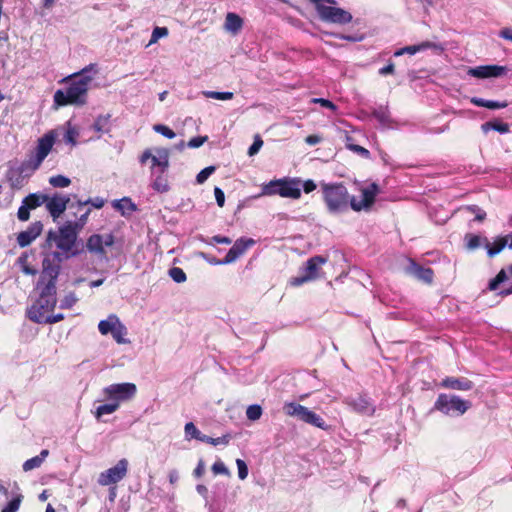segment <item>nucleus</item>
I'll return each mask as SVG.
<instances>
[{
  "label": "nucleus",
  "instance_id": "1",
  "mask_svg": "<svg viewBox=\"0 0 512 512\" xmlns=\"http://www.w3.org/2000/svg\"><path fill=\"white\" fill-rule=\"evenodd\" d=\"M361 199L351 196L347 187L340 182L321 183L322 198L326 209L330 214L338 215L348 211L349 208L356 212L368 211L375 202L379 193V186L371 183L362 187Z\"/></svg>",
  "mask_w": 512,
  "mask_h": 512
},
{
  "label": "nucleus",
  "instance_id": "2",
  "mask_svg": "<svg viewBox=\"0 0 512 512\" xmlns=\"http://www.w3.org/2000/svg\"><path fill=\"white\" fill-rule=\"evenodd\" d=\"M78 235L66 222L56 231L50 230L44 244L42 267L60 272L62 262L77 256Z\"/></svg>",
  "mask_w": 512,
  "mask_h": 512
},
{
  "label": "nucleus",
  "instance_id": "3",
  "mask_svg": "<svg viewBox=\"0 0 512 512\" xmlns=\"http://www.w3.org/2000/svg\"><path fill=\"white\" fill-rule=\"evenodd\" d=\"M97 73L98 66L95 63H91L80 72L75 73L65 90L59 89L54 93V102L58 106L84 104L89 85Z\"/></svg>",
  "mask_w": 512,
  "mask_h": 512
},
{
  "label": "nucleus",
  "instance_id": "4",
  "mask_svg": "<svg viewBox=\"0 0 512 512\" xmlns=\"http://www.w3.org/2000/svg\"><path fill=\"white\" fill-rule=\"evenodd\" d=\"M59 271L42 267L39 280L36 284L38 298L28 310L30 320H35V316L39 314L49 313L54 309L57 303L56 282Z\"/></svg>",
  "mask_w": 512,
  "mask_h": 512
},
{
  "label": "nucleus",
  "instance_id": "5",
  "mask_svg": "<svg viewBox=\"0 0 512 512\" xmlns=\"http://www.w3.org/2000/svg\"><path fill=\"white\" fill-rule=\"evenodd\" d=\"M261 195H279L283 198L299 199L301 197V179L283 177L271 180L262 185Z\"/></svg>",
  "mask_w": 512,
  "mask_h": 512
},
{
  "label": "nucleus",
  "instance_id": "6",
  "mask_svg": "<svg viewBox=\"0 0 512 512\" xmlns=\"http://www.w3.org/2000/svg\"><path fill=\"white\" fill-rule=\"evenodd\" d=\"M54 144L55 134L53 131H50L40 137L37 141L35 149L32 151L29 158L22 163V170H29L31 172L36 171L52 151Z\"/></svg>",
  "mask_w": 512,
  "mask_h": 512
},
{
  "label": "nucleus",
  "instance_id": "7",
  "mask_svg": "<svg viewBox=\"0 0 512 512\" xmlns=\"http://www.w3.org/2000/svg\"><path fill=\"white\" fill-rule=\"evenodd\" d=\"M283 411L287 416L294 417L306 424L312 425L322 430L329 429V425L321 416L299 403L285 402L283 405Z\"/></svg>",
  "mask_w": 512,
  "mask_h": 512
},
{
  "label": "nucleus",
  "instance_id": "8",
  "mask_svg": "<svg viewBox=\"0 0 512 512\" xmlns=\"http://www.w3.org/2000/svg\"><path fill=\"white\" fill-rule=\"evenodd\" d=\"M471 406L467 400L461 399L457 395L440 394L434 403V409L445 415L461 416Z\"/></svg>",
  "mask_w": 512,
  "mask_h": 512
},
{
  "label": "nucleus",
  "instance_id": "9",
  "mask_svg": "<svg viewBox=\"0 0 512 512\" xmlns=\"http://www.w3.org/2000/svg\"><path fill=\"white\" fill-rule=\"evenodd\" d=\"M154 151L155 154H152L151 150H145L140 156V163L145 164L148 160H151V174L167 173L169 168V150L166 148H156Z\"/></svg>",
  "mask_w": 512,
  "mask_h": 512
},
{
  "label": "nucleus",
  "instance_id": "10",
  "mask_svg": "<svg viewBox=\"0 0 512 512\" xmlns=\"http://www.w3.org/2000/svg\"><path fill=\"white\" fill-rule=\"evenodd\" d=\"M316 11L319 18L328 23L345 25L352 21L353 17L349 11L339 7L317 4Z\"/></svg>",
  "mask_w": 512,
  "mask_h": 512
},
{
  "label": "nucleus",
  "instance_id": "11",
  "mask_svg": "<svg viewBox=\"0 0 512 512\" xmlns=\"http://www.w3.org/2000/svg\"><path fill=\"white\" fill-rule=\"evenodd\" d=\"M137 388L133 383L111 384L104 388L103 392L107 399L120 402L132 399L136 394Z\"/></svg>",
  "mask_w": 512,
  "mask_h": 512
},
{
  "label": "nucleus",
  "instance_id": "12",
  "mask_svg": "<svg viewBox=\"0 0 512 512\" xmlns=\"http://www.w3.org/2000/svg\"><path fill=\"white\" fill-rule=\"evenodd\" d=\"M324 263H326V258L322 256L311 257L303 267V274L299 277L292 278L290 284L292 286H300L305 282L316 279L318 277L319 269Z\"/></svg>",
  "mask_w": 512,
  "mask_h": 512
},
{
  "label": "nucleus",
  "instance_id": "13",
  "mask_svg": "<svg viewBox=\"0 0 512 512\" xmlns=\"http://www.w3.org/2000/svg\"><path fill=\"white\" fill-rule=\"evenodd\" d=\"M128 461L119 460L115 466L101 472L98 477V483L101 486H108L121 481L127 474Z\"/></svg>",
  "mask_w": 512,
  "mask_h": 512
},
{
  "label": "nucleus",
  "instance_id": "14",
  "mask_svg": "<svg viewBox=\"0 0 512 512\" xmlns=\"http://www.w3.org/2000/svg\"><path fill=\"white\" fill-rule=\"evenodd\" d=\"M70 202L68 195L54 193L51 196L47 194V201H45L46 210L49 212L53 220L59 218L66 210Z\"/></svg>",
  "mask_w": 512,
  "mask_h": 512
},
{
  "label": "nucleus",
  "instance_id": "15",
  "mask_svg": "<svg viewBox=\"0 0 512 512\" xmlns=\"http://www.w3.org/2000/svg\"><path fill=\"white\" fill-rule=\"evenodd\" d=\"M344 403L356 413L371 416L375 412V405L366 395L346 397Z\"/></svg>",
  "mask_w": 512,
  "mask_h": 512
},
{
  "label": "nucleus",
  "instance_id": "16",
  "mask_svg": "<svg viewBox=\"0 0 512 512\" xmlns=\"http://www.w3.org/2000/svg\"><path fill=\"white\" fill-rule=\"evenodd\" d=\"M255 240L252 238L241 237L237 239L233 246L229 249L226 256L221 259V263L230 264L235 262L242 256L250 247L255 245Z\"/></svg>",
  "mask_w": 512,
  "mask_h": 512
},
{
  "label": "nucleus",
  "instance_id": "17",
  "mask_svg": "<svg viewBox=\"0 0 512 512\" xmlns=\"http://www.w3.org/2000/svg\"><path fill=\"white\" fill-rule=\"evenodd\" d=\"M114 244V236L112 234H93L87 239L86 247L89 252L95 254H105V247Z\"/></svg>",
  "mask_w": 512,
  "mask_h": 512
},
{
  "label": "nucleus",
  "instance_id": "18",
  "mask_svg": "<svg viewBox=\"0 0 512 512\" xmlns=\"http://www.w3.org/2000/svg\"><path fill=\"white\" fill-rule=\"evenodd\" d=\"M506 68L499 65H483L469 68L467 74L471 77L485 79L491 77H499L505 74Z\"/></svg>",
  "mask_w": 512,
  "mask_h": 512
},
{
  "label": "nucleus",
  "instance_id": "19",
  "mask_svg": "<svg viewBox=\"0 0 512 512\" xmlns=\"http://www.w3.org/2000/svg\"><path fill=\"white\" fill-rule=\"evenodd\" d=\"M4 494L8 501L2 512H17L24 498L20 487L14 483L10 490H4Z\"/></svg>",
  "mask_w": 512,
  "mask_h": 512
},
{
  "label": "nucleus",
  "instance_id": "20",
  "mask_svg": "<svg viewBox=\"0 0 512 512\" xmlns=\"http://www.w3.org/2000/svg\"><path fill=\"white\" fill-rule=\"evenodd\" d=\"M405 271L407 274L412 275L425 283L430 284L433 281V270L419 265L412 259L408 260V265L405 267Z\"/></svg>",
  "mask_w": 512,
  "mask_h": 512
},
{
  "label": "nucleus",
  "instance_id": "21",
  "mask_svg": "<svg viewBox=\"0 0 512 512\" xmlns=\"http://www.w3.org/2000/svg\"><path fill=\"white\" fill-rule=\"evenodd\" d=\"M43 225L40 221L32 223L25 231L18 234L17 242L21 247L28 246L41 233Z\"/></svg>",
  "mask_w": 512,
  "mask_h": 512
},
{
  "label": "nucleus",
  "instance_id": "22",
  "mask_svg": "<svg viewBox=\"0 0 512 512\" xmlns=\"http://www.w3.org/2000/svg\"><path fill=\"white\" fill-rule=\"evenodd\" d=\"M440 385L443 388L458 391H469L474 386L473 382L465 377H446L441 381Z\"/></svg>",
  "mask_w": 512,
  "mask_h": 512
},
{
  "label": "nucleus",
  "instance_id": "23",
  "mask_svg": "<svg viewBox=\"0 0 512 512\" xmlns=\"http://www.w3.org/2000/svg\"><path fill=\"white\" fill-rule=\"evenodd\" d=\"M374 118L380 123L383 128L386 129H395L398 128L396 121H394L388 110L387 106H380L379 108L373 111Z\"/></svg>",
  "mask_w": 512,
  "mask_h": 512
},
{
  "label": "nucleus",
  "instance_id": "24",
  "mask_svg": "<svg viewBox=\"0 0 512 512\" xmlns=\"http://www.w3.org/2000/svg\"><path fill=\"white\" fill-rule=\"evenodd\" d=\"M112 206L115 210L119 211L122 216H130L137 209L136 205L128 197L114 200Z\"/></svg>",
  "mask_w": 512,
  "mask_h": 512
},
{
  "label": "nucleus",
  "instance_id": "25",
  "mask_svg": "<svg viewBox=\"0 0 512 512\" xmlns=\"http://www.w3.org/2000/svg\"><path fill=\"white\" fill-rule=\"evenodd\" d=\"M243 27V20L242 18L237 15L236 13L229 12L226 15L224 28L232 33L237 34Z\"/></svg>",
  "mask_w": 512,
  "mask_h": 512
},
{
  "label": "nucleus",
  "instance_id": "26",
  "mask_svg": "<svg viewBox=\"0 0 512 512\" xmlns=\"http://www.w3.org/2000/svg\"><path fill=\"white\" fill-rule=\"evenodd\" d=\"M151 187L158 193H166L169 191L170 186L167 180L166 173L151 174Z\"/></svg>",
  "mask_w": 512,
  "mask_h": 512
},
{
  "label": "nucleus",
  "instance_id": "27",
  "mask_svg": "<svg viewBox=\"0 0 512 512\" xmlns=\"http://www.w3.org/2000/svg\"><path fill=\"white\" fill-rule=\"evenodd\" d=\"M110 119H111V115L110 114H105V115H99L93 125H92V129L99 133V134H103V133H108L110 132L111 130V122H110ZM101 137V135H99L97 137V139H99Z\"/></svg>",
  "mask_w": 512,
  "mask_h": 512
},
{
  "label": "nucleus",
  "instance_id": "28",
  "mask_svg": "<svg viewBox=\"0 0 512 512\" xmlns=\"http://www.w3.org/2000/svg\"><path fill=\"white\" fill-rule=\"evenodd\" d=\"M470 102L478 107H485L491 110L506 108L508 103L506 101H494V100H485L480 97H472Z\"/></svg>",
  "mask_w": 512,
  "mask_h": 512
},
{
  "label": "nucleus",
  "instance_id": "29",
  "mask_svg": "<svg viewBox=\"0 0 512 512\" xmlns=\"http://www.w3.org/2000/svg\"><path fill=\"white\" fill-rule=\"evenodd\" d=\"M47 201V194L32 193L26 196L22 203L25 204L30 210L35 209Z\"/></svg>",
  "mask_w": 512,
  "mask_h": 512
},
{
  "label": "nucleus",
  "instance_id": "30",
  "mask_svg": "<svg viewBox=\"0 0 512 512\" xmlns=\"http://www.w3.org/2000/svg\"><path fill=\"white\" fill-rule=\"evenodd\" d=\"M48 454H49V451L44 449L40 452L39 455L26 460L23 464V470L27 472V471H31L35 468L40 467L41 464L46 459V457L48 456Z\"/></svg>",
  "mask_w": 512,
  "mask_h": 512
},
{
  "label": "nucleus",
  "instance_id": "31",
  "mask_svg": "<svg viewBox=\"0 0 512 512\" xmlns=\"http://www.w3.org/2000/svg\"><path fill=\"white\" fill-rule=\"evenodd\" d=\"M119 318L115 314H111L107 319L101 320L98 324L99 332L102 335H107L112 332V330L116 327L119 322Z\"/></svg>",
  "mask_w": 512,
  "mask_h": 512
},
{
  "label": "nucleus",
  "instance_id": "32",
  "mask_svg": "<svg viewBox=\"0 0 512 512\" xmlns=\"http://www.w3.org/2000/svg\"><path fill=\"white\" fill-rule=\"evenodd\" d=\"M482 131L487 134L490 130H495L501 134H505L509 131V126L506 123L498 121H489L481 125Z\"/></svg>",
  "mask_w": 512,
  "mask_h": 512
},
{
  "label": "nucleus",
  "instance_id": "33",
  "mask_svg": "<svg viewBox=\"0 0 512 512\" xmlns=\"http://www.w3.org/2000/svg\"><path fill=\"white\" fill-rule=\"evenodd\" d=\"M119 408L117 401H111L106 404L99 405L95 411V417L100 419L103 415L112 414Z\"/></svg>",
  "mask_w": 512,
  "mask_h": 512
},
{
  "label": "nucleus",
  "instance_id": "34",
  "mask_svg": "<svg viewBox=\"0 0 512 512\" xmlns=\"http://www.w3.org/2000/svg\"><path fill=\"white\" fill-rule=\"evenodd\" d=\"M110 334L112 335L114 340L119 344H126L129 342L125 338L127 334V328L125 327L124 324L121 323V321L117 323L116 327L112 330Z\"/></svg>",
  "mask_w": 512,
  "mask_h": 512
},
{
  "label": "nucleus",
  "instance_id": "35",
  "mask_svg": "<svg viewBox=\"0 0 512 512\" xmlns=\"http://www.w3.org/2000/svg\"><path fill=\"white\" fill-rule=\"evenodd\" d=\"M507 273H509L512 276V265L508 266L507 270L502 269L495 278H493L489 282V289L490 290H496L499 286V284L503 283L505 280H507Z\"/></svg>",
  "mask_w": 512,
  "mask_h": 512
},
{
  "label": "nucleus",
  "instance_id": "36",
  "mask_svg": "<svg viewBox=\"0 0 512 512\" xmlns=\"http://www.w3.org/2000/svg\"><path fill=\"white\" fill-rule=\"evenodd\" d=\"M461 211L474 215V221L482 222L486 218V212L477 205H467Z\"/></svg>",
  "mask_w": 512,
  "mask_h": 512
},
{
  "label": "nucleus",
  "instance_id": "37",
  "mask_svg": "<svg viewBox=\"0 0 512 512\" xmlns=\"http://www.w3.org/2000/svg\"><path fill=\"white\" fill-rule=\"evenodd\" d=\"M64 319L63 314H55V315H48V313L39 314L38 316H35V320L33 322L39 323V324H53L57 323Z\"/></svg>",
  "mask_w": 512,
  "mask_h": 512
},
{
  "label": "nucleus",
  "instance_id": "38",
  "mask_svg": "<svg viewBox=\"0 0 512 512\" xmlns=\"http://www.w3.org/2000/svg\"><path fill=\"white\" fill-rule=\"evenodd\" d=\"M105 204V200L101 197L89 198L85 201L78 200L75 204H72L71 207L76 206L77 209H81L83 206L91 205L96 209H101Z\"/></svg>",
  "mask_w": 512,
  "mask_h": 512
},
{
  "label": "nucleus",
  "instance_id": "39",
  "mask_svg": "<svg viewBox=\"0 0 512 512\" xmlns=\"http://www.w3.org/2000/svg\"><path fill=\"white\" fill-rule=\"evenodd\" d=\"M91 212V209L88 208L83 214L80 215V217L75 221H67L66 223L68 225H71L72 228L77 232L80 233L81 230L84 228L88 221L89 214Z\"/></svg>",
  "mask_w": 512,
  "mask_h": 512
},
{
  "label": "nucleus",
  "instance_id": "40",
  "mask_svg": "<svg viewBox=\"0 0 512 512\" xmlns=\"http://www.w3.org/2000/svg\"><path fill=\"white\" fill-rule=\"evenodd\" d=\"M49 184L55 188H66L71 184V180L64 175H55L49 178Z\"/></svg>",
  "mask_w": 512,
  "mask_h": 512
},
{
  "label": "nucleus",
  "instance_id": "41",
  "mask_svg": "<svg viewBox=\"0 0 512 512\" xmlns=\"http://www.w3.org/2000/svg\"><path fill=\"white\" fill-rule=\"evenodd\" d=\"M506 244H507V241L505 238H499L497 241H495L493 243V245H490L489 243H487L486 246L488 248V255L490 257L497 255L504 249Z\"/></svg>",
  "mask_w": 512,
  "mask_h": 512
},
{
  "label": "nucleus",
  "instance_id": "42",
  "mask_svg": "<svg viewBox=\"0 0 512 512\" xmlns=\"http://www.w3.org/2000/svg\"><path fill=\"white\" fill-rule=\"evenodd\" d=\"M202 94L206 98L216 99V100H230L233 98L234 94L232 92H217V91H203Z\"/></svg>",
  "mask_w": 512,
  "mask_h": 512
},
{
  "label": "nucleus",
  "instance_id": "43",
  "mask_svg": "<svg viewBox=\"0 0 512 512\" xmlns=\"http://www.w3.org/2000/svg\"><path fill=\"white\" fill-rule=\"evenodd\" d=\"M185 438L187 440L196 439L198 440L201 432L197 429L193 422H188L184 426Z\"/></svg>",
  "mask_w": 512,
  "mask_h": 512
},
{
  "label": "nucleus",
  "instance_id": "44",
  "mask_svg": "<svg viewBox=\"0 0 512 512\" xmlns=\"http://www.w3.org/2000/svg\"><path fill=\"white\" fill-rule=\"evenodd\" d=\"M246 416L251 421H256L262 416V408L258 404H252L248 406L246 410Z\"/></svg>",
  "mask_w": 512,
  "mask_h": 512
},
{
  "label": "nucleus",
  "instance_id": "45",
  "mask_svg": "<svg viewBox=\"0 0 512 512\" xmlns=\"http://www.w3.org/2000/svg\"><path fill=\"white\" fill-rule=\"evenodd\" d=\"M169 276L176 283H183L186 281L187 277L182 268L173 267L169 270Z\"/></svg>",
  "mask_w": 512,
  "mask_h": 512
},
{
  "label": "nucleus",
  "instance_id": "46",
  "mask_svg": "<svg viewBox=\"0 0 512 512\" xmlns=\"http://www.w3.org/2000/svg\"><path fill=\"white\" fill-rule=\"evenodd\" d=\"M78 301V298L76 297L74 292H70L60 301V308L61 309H70L72 308L76 302Z\"/></svg>",
  "mask_w": 512,
  "mask_h": 512
},
{
  "label": "nucleus",
  "instance_id": "47",
  "mask_svg": "<svg viewBox=\"0 0 512 512\" xmlns=\"http://www.w3.org/2000/svg\"><path fill=\"white\" fill-rule=\"evenodd\" d=\"M466 246L470 250H475L480 247L481 245V238L478 235L475 234H466L465 236Z\"/></svg>",
  "mask_w": 512,
  "mask_h": 512
},
{
  "label": "nucleus",
  "instance_id": "48",
  "mask_svg": "<svg viewBox=\"0 0 512 512\" xmlns=\"http://www.w3.org/2000/svg\"><path fill=\"white\" fill-rule=\"evenodd\" d=\"M169 31L166 27H155L152 31L151 39L148 45L155 44L160 38L166 37Z\"/></svg>",
  "mask_w": 512,
  "mask_h": 512
},
{
  "label": "nucleus",
  "instance_id": "49",
  "mask_svg": "<svg viewBox=\"0 0 512 512\" xmlns=\"http://www.w3.org/2000/svg\"><path fill=\"white\" fill-rule=\"evenodd\" d=\"M79 133L76 128L69 126L64 135V141L67 144L75 146L77 144V137Z\"/></svg>",
  "mask_w": 512,
  "mask_h": 512
},
{
  "label": "nucleus",
  "instance_id": "50",
  "mask_svg": "<svg viewBox=\"0 0 512 512\" xmlns=\"http://www.w3.org/2000/svg\"><path fill=\"white\" fill-rule=\"evenodd\" d=\"M153 129L155 132L161 134L162 136L168 139H173L176 136L175 132L172 129L163 124H156L154 125Z\"/></svg>",
  "mask_w": 512,
  "mask_h": 512
},
{
  "label": "nucleus",
  "instance_id": "51",
  "mask_svg": "<svg viewBox=\"0 0 512 512\" xmlns=\"http://www.w3.org/2000/svg\"><path fill=\"white\" fill-rule=\"evenodd\" d=\"M417 48H419V52L427 50V49H433L436 51H443L444 47L440 43H434L430 41H423L419 44H417Z\"/></svg>",
  "mask_w": 512,
  "mask_h": 512
},
{
  "label": "nucleus",
  "instance_id": "52",
  "mask_svg": "<svg viewBox=\"0 0 512 512\" xmlns=\"http://www.w3.org/2000/svg\"><path fill=\"white\" fill-rule=\"evenodd\" d=\"M214 171V166H208L202 169L196 176V182L198 184H203Z\"/></svg>",
  "mask_w": 512,
  "mask_h": 512
},
{
  "label": "nucleus",
  "instance_id": "53",
  "mask_svg": "<svg viewBox=\"0 0 512 512\" xmlns=\"http://www.w3.org/2000/svg\"><path fill=\"white\" fill-rule=\"evenodd\" d=\"M236 465L238 469V477L240 480H245L248 476V466L242 459H236Z\"/></svg>",
  "mask_w": 512,
  "mask_h": 512
},
{
  "label": "nucleus",
  "instance_id": "54",
  "mask_svg": "<svg viewBox=\"0 0 512 512\" xmlns=\"http://www.w3.org/2000/svg\"><path fill=\"white\" fill-rule=\"evenodd\" d=\"M330 35L335 38L346 40L349 42H360L364 39V35H359V34L346 35V34H339V33H330Z\"/></svg>",
  "mask_w": 512,
  "mask_h": 512
},
{
  "label": "nucleus",
  "instance_id": "55",
  "mask_svg": "<svg viewBox=\"0 0 512 512\" xmlns=\"http://www.w3.org/2000/svg\"><path fill=\"white\" fill-rule=\"evenodd\" d=\"M28 257L26 255H22L19 257L18 262L22 266V271L27 275H35L37 270L27 264Z\"/></svg>",
  "mask_w": 512,
  "mask_h": 512
},
{
  "label": "nucleus",
  "instance_id": "56",
  "mask_svg": "<svg viewBox=\"0 0 512 512\" xmlns=\"http://www.w3.org/2000/svg\"><path fill=\"white\" fill-rule=\"evenodd\" d=\"M262 145H263V140L261 139V137L259 135H256L254 138V142L248 149V155L254 156L255 154H257L259 152V150L261 149Z\"/></svg>",
  "mask_w": 512,
  "mask_h": 512
},
{
  "label": "nucleus",
  "instance_id": "57",
  "mask_svg": "<svg viewBox=\"0 0 512 512\" xmlns=\"http://www.w3.org/2000/svg\"><path fill=\"white\" fill-rule=\"evenodd\" d=\"M310 102L314 103V104H320L322 107L330 109L332 111H336L337 110V106L333 102L328 100V99L312 98Z\"/></svg>",
  "mask_w": 512,
  "mask_h": 512
},
{
  "label": "nucleus",
  "instance_id": "58",
  "mask_svg": "<svg viewBox=\"0 0 512 512\" xmlns=\"http://www.w3.org/2000/svg\"><path fill=\"white\" fill-rule=\"evenodd\" d=\"M418 52H419V48H417V44H416V45H410V46H406L401 49H398L397 51L394 52V56L398 57L403 54L414 55Z\"/></svg>",
  "mask_w": 512,
  "mask_h": 512
},
{
  "label": "nucleus",
  "instance_id": "59",
  "mask_svg": "<svg viewBox=\"0 0 512 512\" xmlns=\"http://www.w3.org/2000/svg\"><path fill=\"white\" fill-rule=\"evenodd\" d=\"M212 471L214 474H223V475H230V471L226 467V465L222 461H216L212 465Z\"/></svg>",
  "mask_w": 512,
  "mask_h": 512
},
{
  "label": "nucleus",
  "instance_id": "60",
  "mask_svg": "<svg viewBox=\"0 0 512 512\" xmlns=\"http://www.w3.org/2000/svg\"><path fill=\"white\" fill-rule=\"evenodd\" d=\"M207 140H208L207 136L193 137L187 143V147H189V148H198V147L202 146Z\"/></svg>",
  "mask_w": 512,
  "mask_h": 512
},
{
  "label": "nucleus",
  "instance_id": "61",
  "mask_svg": "<svg viewBox=\"0 0 512 512\" xmlns=\"http://www.w3.org/2000/svg\"><path fill=\"white\" fill-rule=\"evenodd\" d=\"M214 195H215L217 205L219 207H223L225 204V195H224L223 190L219 187H215Z\"/></svg>",
  "mask_w": 512,
  "mask_h": 512
},
{
  "label": "nucleus",
  "instance_id": "62",
  "mask_svg": "<svg viewBox=\"0 0 512 512\" xmlns=\"http://www.w3.org/2000/svg\"><path fill=\"white\" fill-rule=\"evenodd\" d=\"M29 211H30V209L25 204L22 203V205L19 207L18 213H17L19 220H21V221L28 220L29 215H30Z\"/></svg>",
  "mask_w": 512,
  "mask_h": 512
},
{
  "label": "nucleus",
  "instance_id": "63",
  "mask_svg": "<svg viewBox=\"0 0 512 512\" xmlns=\"http://www.w3.org/2000/svg\"><path fill=\"white\" fill-rule=\"evenodd\" d=\"M231 440V435L226 434L221 437L213 438L211 441V445L217 446V445H227Z\"/></svg>",
  "mask_w": 512,
  "mask_h": 512
},
{
  "label": "nucleus",
  "instance_id": "64",
  "mask_svg": "<svg viewBox=\"0 0 512 512\" xmlns=\"http://www.w3.org/2000/svg\"><path fill=\"white\" fill-rule=\"evenodd\" d=\"M316 184L313 180H306L304 182L301 181V189L304 190L305 193H310L316 189Z\"/></svg>",
  "mask_w": 512,
  "mask_h": 512
}]
</instances>
